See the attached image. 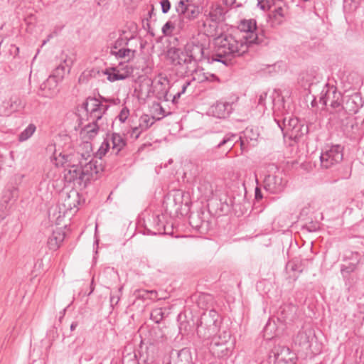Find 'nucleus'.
<instances>
[{"label": "nucleus", "instance_id": "f257e3e1", "mask_svg": "<svg viewBox=\"0 0 364 364\" xmlns=\"http://www.w3.org/2000/svg\"><path fill=\"white\" fill-rule=\"evenodd\" d=\"M238 28L245 34L241 37L222 34L215 38V53L212 56L213 62H220L228 65L233 58L240 57L247 53L250 46L267 43L264 31L257 26L255 19L241 21Z\"/></svg>", "mask_w": 364, "mask_h": 364}, {"label": "nucleus", "instance_id": "f03ea898", "mask_svg": "<svg viewBox=\"0 0 364 364\" xmlns=\"http://www.w3.org/2000/svg\"><path fill=\"white\" fill-rule=\"evenodd\" d=\"M235 339L232 338L230 331H223L214 336L210 343L213 355L219 358L230 357L235 349Z\"/></svg>", "mask_w": 364, "mask_h": 364}, {"label": "nucleus", "instance_id": "7ed1b4c3", "mask_svg": "<svg viewBox=\"0 0 364 364\" xmlns=\"http://www.w3.org/2000/svg\"><path fill=\"white\" fill-rule=\"evenodd\" d=\"M167 58L173 65L178 66V70L182 74L189 75L196 73L194 68H192L189 63L191 61L188 54L184 50L175 47L170 48L167 51Z\"/></svg>", "mask_w": 364, "mask_h": 364}, {"label": "nucleus", "instance_id": "20e7f679", "mask_svg": "<svg viewBox=\"0 0 364 364\" xmlns=\"http://www.w3.org/2000/svg\"><path fill=\"white\" fill-rule=\"evenodd\" d=\"M343 159V146L341 145L326 146L320 156L321 165L324 168H330L340 164Z\"/></svg>", "mask_w": 364, "mask_h": 364}, {"label": "nucleus", "instance_id": "39448f33", "mask_svg": "<svg viewBox=\"0 0 364 364\" xmlns=\"http://www.w3.org/2000/svg\"><path fill=\"white\" fill-rule=\"evenodd\" d=\"M109 105L103 104L95 97H88L82 105V109H84L87 115V120L90 122H97L101 119L106 112Z\"/></svg>", "mask_w": 364, "mask_h": 364}, {"label": "nucleus", "instance_id": "423d86ee", "mask_svg": "<svg viewBox=\"0 0 364 364\" xmlns=\"http://www.w3.org/2000/svg\"><path fill=\"white\" fill-rule=\"evenodd\" d=\"M342 95L338 92L336 87L326 86L321 92L319 98L320 103L327 106L329 104L330 107L327 108V111L334 110L341 105Z\"/></svg>", "mask_w": 364, "mask_h": 364}, {"label": "nucleus", "instance_id": "0eeeda50", "mask_svg": "<svg viewBox=\"0 0 364 364\" xmlns=\"http://www.w3.org/2000/svg\"><path fill=\"white\" fill-rule=\"evenodd\" d=\"M97 159L92 158L88 163L82 164V161H80V172L82 181L84 183V188L87 186L88 183L94 178H97V175L103 171V166L101 163L98 164Z\"/></svg>", "mask_w": 364, "mask_h": 364}, {"label": "nucleus", "instance_id": "6e6552de", "mask_svg": "<svg viewBox=\"0 0 364 364\" xmlns=\"http://www.w3.org/2000/svg\"><path fill=\"white\" fill-rule=\"evenodd\" d=\"M287 181L283 178L282 173L279 172L276 175H268L264 179V188L270 193L277 194L282 192L285 188Z\"/></svg>", "mask_w": 364, "mask_h": 364}, {"label": "nucleus", "instance_id": "1a4fd4ad", "mask_svg": "<svg viewBox=\"0 0 364 364\" xmlns=\"http://www.w3.org/2000/svg\"><path fill=\"white\" fill-rule=\"evenodd\" d=\"M185 48L191 60L189 61L191 66L194 68L197 73L198 63L204 59L205 48L203 44L191 42L186 44Z\"/></svg>", "mask_w": 364, "mask_h": 364}, {"label": "nucleus", "instance_id": "9d476101", "mask_svg": "<svg viewBox=\"0 0 364 364\" xmlns=\"http://www.w3.org/2000/svg\"><path fill=\"white\" fill-rule=\"evenodd\" d=\"M273 353L274 364H296V356L288 347H275Z\"/></svg>", "mask_w": 364, "mask_h": 364}, {"label": "nucleus", "instance_id": "9b49d317", "mask_svg": "<svg viewBox=\"0 0 364 364\" xmlns=\"http://www.w3.org/2000/svg\"><path fill=\"white\" fill-rule=\"evenodd\" d=\"M24 107L21 99L17 95L11 96L8 100H4L0 105V116H9L13 112H18Z\"/></svg>", "mask_w": 364, "mask_h": 364}, {"label": "nucleus", "instance_id": "f8f14e48", "mask_svg": "<svg viewBox=\"0 0 364 364\" xmlns=\"http://www.w3.org/2000/svg\"><path fill=\"white\" fill-rule=\"evenodd\" d=\"M298 306L293 304H284L282 305L277 312V319L282 323L291 322L297 316Z\"/></svg>", "mask_w": 364, "mask_h": 364}, {"label": "nucleus", "instance_id": "ddd939ff", "mask_svg": "<svg viewBox=\"0 0 364 364\" xmlns=\"http://www.w3.org/2000/svg\"><path fill=\"white\" fill-rule=\"evenodd\" d=\"M168 364H193L192 355L188 348L172 350Z\"/></svg>", "mask_w": 364, "mask_h": 364}, {"label": "nucleus", "instance_id": "4468645a", "mask_svg": "<svg viewBox=\"0 0 364 364\" xmlns=\"http://www.w3.org/2000/svg\"><path fill=\"white\" fill-rule=\"evenodd\" d=\"M315 339L314 331L311 328H302L297 333L294 342L305 350H310L311 343Z\"/></svg>", "mask_w": 364, "mask_h": 364}, {"label": "nucleus", "instance_id": "2eb2a0df", "mask_svg": "<svg viewBox=\"0 0 364 364\" xmlns=\"http://www.w3.org/2000/svg\"><path fill=\"white\" fill-rule=\"evenodd\" d=\"M58 83L56 80L48 77L40 86L38 95L44 97L52 98L55 97L59 92Z\"/></svg>", "mask_w": 364, "mask_h": 364}, {"label": "nucleus", "instance_id": "dca6fc26", "mask_svg": "<svg viewBox=\"0 0 364 364\" xmlns=\"http://www.w3.org/2000/svg\"><path fill=\"white\" fill-rule=\"evenodd\" d=\"M106 140H109V143L112 144V151L116 154L119 155V153L124 149L127 145V141L122 135L113 132L108 134Z\"/></svg>", "mask_w": 364, "mask_h": 364}, {"label": "nucleus", "instance_id": "f3484780", "mask_svg": "<svg viewBox=\"0 0 364 364\" xmlns=\"http://www.w3.org/2000/svg\"><path fill=\"white\" fill-rule=\"evenodd\" d=\"M80 168L78 166L73 165L65 171L64 178L68 183H73L84 188V183L82 180Z\"/></svg>", "mask_w": 364, "mask_h": 364}, {"label": "nucleus", "instance_id": "a211bd4d", "mask_svg": "<svg viewBox=\"0 0 364 364\" xmlns=\"http://www.w3.org/2000/svg\"><path fill=\"white\" fill-rule=\"evenodd\" d=\"M232 104L227 102H217L211 107L213 115L218 118H225L232 112Z\"/></svg>", "mask_w": 364, "mask_h": 364}, {"label": "nucleus", "instance_id": "6ab92c4d", "mask_svg": "<svg viewBox=\"0 0 364 364\" xmlns=\"http://www.w3.org/2000/svg\"><path fill=\"white\" fill-rule=\"evenodd\" d=\"M228 7L223 6L219 3H213L210 7L208 16L213 22H220L225 20Z\"/></svg>", "mask_w": 364, "mask_h": 364}, {"label": "nucleus", "instance_id": "aec40b11", "mask_svg": "<svg viewBox=\"0 0 364 364\" xmlns=\"http://www.w3.org/2000/svg\"><path fill=\"white\" fill-rule=\"evenodd\" d=\"M237 138V135L232 133H228L220 138L219 136H214L213 138V143L216 144L215 148L220 149L225 147L227 150L230 151L234 146V141Z\"/></svg>", "mask_w": 364, "mask_h": 364}, {"label": "nucleus", "instance_id": "412c9836", "mask_svg": "<svg viewBox=\"0 0 364 364\" xmlns=\"http://www.w3.org/2000/svg\"><path fill=\"white\" fill-rule=\"evenodd\" d=\"M259 135V134L257 129H255L252 127H247L242 132V135H241L239 138L240 141L241 149H245L246 145L251 142L253 143L252 146H254L255 142L257 141Z\"/></svg>", "mask_w": 364, "mask_h": 364}, {"label": "nucleus", "instance_id": "4be33fe9", "mask_svg": "<svg viewBox=\"0 0 364 364\" xmlns=\"http://www.w3.org/2000/svg\"><path fill=\"white\" fill-rule=\"evenodd\" d=\"M65 237V232L58 228L53 230L48 239V247L51 250H57L61 245Z\"/></svg>", "mask_w": 364, "mask_h": 364}, {"label": "nucleus", "instance_id": "5701e85b", "mask_svg": "<svg viewBox=\"0 0 364 364\" xmlns=\"http://www.w3.org/2000/svg\"><path fill=\"white\" fill-rule=\"evenodd\" d=\"M164 216L163 215H156L152 218L153 234H172L169 231V225L164 223Z\"/></svg>", "mask_w": 364, "mask_h": 364}, {"label": "nucleus", "instance_id": "b1692460", "mask_svg": "<svg viewBox=\"0 0 364 364\" xmlns=\"http://www.w3.org/2000/svg\"><path fill=\"white\" fill-rule=\"evenodd\" d=\"M349 112L343 105L334 110H329V120L335 124H343L345 119L348 118Z\"/></svg>", "mask_w": 364, "mask_h": 364}, {"label": "nucleus", "instance_id": "393cba45", "mask_svg": "<svg viewBox=\"0 0 364 364\" xmlns=\"http://www.w3.org/2000/svg\"><path fill=\"white\" fill-rule=\"evenodd\" d=\"M361 105V97L358 94H354L347 97L343 106L351 114L356 113Z\"/></svg>", "mask_w": 364, "mask_h": 364}, {"label": "nucleus", "instance_id": "a878e982", "mask_svg": "<svg viewBox=\"0 0 364 364\" xmlns=\"http://www.w3.org/2000/svg\"><path fill=\"white\" fill-rule=\"evenodd\" d=\"M97 122H90L81 130L80 136L85 141H88V140L92 139L97 134L99 126Z\"/></svg>", "mask_w": 364, "mask_h": 364}, {"label": "nucleus", "instance_id": "bb28decb", "mask_svg": "<svg viewBox=\"0 0 364 364\" xmlns=\"http://www.w3.org/2000/svg\"><path fill=\"white\" fill-rule=\"evenodd\" d=\"M103 73L107 75V80L110 82H114L117 80H122L126 79L129 75V71L120 73L117 68L112 67L106 69L103 71Z\"/></svg>", "mask_w": 364, "mask_h": 364}, {"label": "nucleus", "instance_id": "cd10ccee", "mask_svg": "<svg viewBox=\"0 0 364 364\" xmlns=\"http://www.w3.org/2000/svg\"><path fill=\"white\" fill-rule=\"evenodd\" d=\"M70 67L66 63V60L62 62L57 66L53 71V73L49 76L58 82H61L64 78L66 73H69Z\"/></svg>", "mask_w": 364, "mask_h": 364}, {"label": "nucleus", "instance_id": "c85d7f7f", "mask_svg": "<svg viewBox=\"0 0 364 364\" xmlns=\"http://www.w3.org/2000/svg\"><path fill=\"white\" fill-rule=\"evenodd\" d=\"M135 52L134 50L127 48H121L116 50L113 48L110 50V53L117 59H125L127 61L134 58Z\"/></svg>", "mask_w": 364, "mask_h": 364}, {"label": "nucleus", "instance_id": "c756f323", "mask_svg": "<svg viewBox=\"0 0 364 364\" xmlns=\"http://www.w3.org/2000/svg\"><path fill=\"white\" fill-rule=\"evenodd\" d=\"M308 132V127L299 122L298 124L294 128V129H292V131L288 134V136L291 139L297 140L307 134Z\"/></svg>", "mask_w": 364, "mask_h": 364}, {"label": "nucleus", "instance_id": "7c9ffc66", "mask_svg": "<svg viewBox=\"0 0 364 364\" xmlns=\"http://www.w3.org/2000/svg\"><path fill=\"white\" fill-rule=\"evenodd\" d=\"M299 122L298 118L290 117L288 120L287 118L283 119V127L280 124L279 121L277 124L282 131L285 129L284 134L288 135Z\"/></svg>", "mask_w": 364, "mask_h": 364}, {"label": "nucleus", "instance_id": "2f4dec72", "mask_svg": "<svg viewBox=\"0 0 364 364\" xmlns=\"http://www.w3.org/2000/svg\"><path fill=\"white\" fill-rule=\"evenodd\" d=\"M92 144L90 143L89 141H84L80 145V151H78L77 154L80 155V161L84 160L86 161L90 158H92ZM93 158L95 159V156Z\"/></svg>", "mask_w": 364, "mask_h": 364}, {"label": "nucleus", "instance_id": "473e14b6", "mask_svg": "<svg viewBox=\"0 0 364 364\" xmlns=\"http://www.w3.org/2000/svg\"><path fill=\"white\" fill-rule=\"evenodd\" d=\"M155 117L149 116L148 114H143L139 118V124L141 130L146 131L150 128L155 122Z\"/></svg>", "mask_w": 364, "mask_h": 364}, {"label": "nucleus", "instance_id": "72a5a7b5", "mask_svg": "<svg viewBox=\"0 0 364 364\" xmlns=\"http://www.w3.org/2000/svg\"><path fill=\"white\" fill-rule=\"evenodd\" d=\"M36 127L33 124H30L23 132L18 135V141H24L28 139L36 132Z\"/></svg>", "mask_w": 364, "mask_h": 364}, {"label": "nucleus", "instance_id": "f704fd0d", "mask_svg": "<svg viewBox=\"0 0 364 364\" xmlns=\"http://www.w3.org/2000/svg\"><path fill=\"white\" fill-rule=\"evenodd\" d=\"M284 7H286V4L282 0H277V5L272 11L274 18L280 17L283 18L285 15Z\"/></svg>", "mask_w": 364, "mask_h": 364}, {"label": "nucleus", "instance_id": "c9c22d12", "mask_svg": "<svg viewBox=\"0 0 364 364\" xmlns=\"http://www.w3.org/2000/svg\"><path fill=\"white\" fill-rule=\"evenodd\" d=\"M109 149H110V144L109 143V140H106V139H105V140L102 143L100 147L98 149L97 151L95 153V159H97V158L99 159H101L104 156H105V154H107V152L109 151Z\"/></svg>", "mask_w": 364, "mask_h": 364}, {"label": "nucleus", "instance_id": "e433bc0d", "mask_svg": "<svg viewBox=\"0 0 364 364\" xmlns=\"http://www.w3.org/2000/svg\"><path fill=\"white\" fill-rule=\"evenodd\" d=\"M164 311L162 308H156L153 309L150 314V318L156 323H159L160 321L164 318Z\"/></svg>", "mask_w": 364, "mask_h": 364}, {"label": "nucleus", "instance_id": "4c0bfd02", "mask_svg": "<svg viewBox=\"0 0 364 364\" xmlns=\"http://www.w3.org/2000/svg\"><path fill=\"white\" fill-rule=\"evenodd\" d=\"M199 189L207 197H210L213 195V188L212 184L207 181H204L200 183Z\"/></svg>", "mask_w": 364, "mask_h": 364}, {"label": "nucleus", "instance_id": "58836bf2", "mask_svg": "<svg viewBox=\"0 0 364 364\" xmlns=\"http://www.w3.org/2000/svg\"><path fill=\"white\" fill-rule=\"evenodd\" d=\"M357 264L349 263L348 265L342 264L341 267V272L343 277H347L350 273L355 272L357 269Z\"/></svg>", "mask_w": 364, "mask_h": 364}, {"label": "nucleus", "instance_id": "ea45409f", "mask_svg": "<svg viewBox=\"0 0 364 364\" xmlns=\"http://www.w3.org/2000/svg\"><path fill=\"white\" fill-rule=\"evenodd\" d=\"M132 38L120 36L113 44L111 48L113 50H118L121 48H126L128 46L129 41Z\"/></svg>", "mask_w": 364, "mask_h": 364}, {"label": "nucleus", "instance_id": "a19ab883", "mask_svg": "<svg viewBox=\"0 0 364 364\" xmlns=\"http://www.w3.org/2000/svg\"><path fill=\"white\" fill-rule=\"evenodd\" d=\"M183 193L181 191H177L174 193L172 197V201L176 205V210H178L181 208L183 204Z\"/></svg>", "mask_w": 364, "mask_h": 364}, {"label": "nucleus", "instance_id": "79ce46f5", "mask_svg": "<svg viewBox=\"0 0 364 364\" xmlns=\"http://www.w3.org/2000/svg\"><path fill=\"white\" fill-rule=\"evenodd\" d=\"M190 5L184 3L183 1H179L175 6L176 11L180 17L186 15L188 12Z\"/></svg>", "mask_w": 364, "mask_h": 364}, {"label": "nucleus", "instance_id": "37998d69", "mask_svg": "<svg viewBox=\"0 0 364 364\" xmlns=\"http://www.w3.org/2000/svg\"><path fill=\"white\" fill-rule=\"evenodd\" d=\"M199 81H210V82H220L219 77L215 75V74H210V73H203V77L200 79H198Z\"/></svg>", "mask_w": 364, "mask_h": 364}, {"label": "nucleus", "instance_id": "c03bdc74", "mask_svg": "<svg viewBox=\"0 0 364 364\" xmlns=\"http://www.w3.org/2000/svg\"><path fill=\"white\" fill-rule=\"evenodd\" d=\"M174 28V25L171 21H167L162 27V33L165 36H168L171 33L172 30Z\"/></svg>", "mask_w": 364, "mask_h": 364}, {"label": "nucleus", "instance_id": "a18cd8bd", "mask_svg": "<svg viewBox=\"0 0 364 364\" xmlns=\"http://www.w3.org/2000/svg\"><path fill=\"white\" fill-rule=\"evenodd\" d=\"M192 6H189L188 8V12L186 14V15H183V18H186L188 19H193L196 18L198 15V11L196 10L195 8L191 9Z\"/></svg>", "mask_w": 364, "mask_h": 364}, {"label": "nucleus", "instance_id": "49530a36", "mask_svg": "<svg viewBox=\"0 0 364 364\" xmlns=\"http://www.w3.org/2000/svg\"><path fill=\"white\" fill-rule=\"evenodd\" d=\"M144 132V130H141L139 126H137L132 129V130L129 132V134L131 138L134 139H137L141 135V134Z\"/></svg>", "mask_w": 364, "mask_h": 364}, {"label": "nucleus", "instance_id": "de8ad7c7", "mask_svg": "<svg viewBox=\"0 0 364 364\" xmlns=\"http://www.w3.org/2000/svg\"><path fill=\"white\" fill-rule=\"evenodd\" d=\"M129 115V110L127 107H124L120 111L118 118L122 122H124Z\"/></svg>", "mask_w": 364, "mask_h": 364}, {"label": "nucleus", "instance_id": "09e8293b", "mask_svg": "<svg viewBox=\"0 0 364 364\" xmlns=\"http://www.w3.org/2000/svg\"><path fill=\"white\" fill-rule=\"evenodd\" d=\"M304 228L309 232H314L319 228V224L311 221L309 223L306 224Z\"/></svg>", "mask_w": 364, "mask_h": 364}, {"label": "nucleus", "instance_id": "8fccbe9b", "mask_svg": "<svg viewBox=\"0 0 364 364\" xmlns=\"http://www.w3.org/2000/svg\"><path fill=\"white\" fill-rule=\"evenodd\" d=\"M161 11L164 14H166L171 9V2L168 0H162L161 1Z\"/></svg>", "mask_w": 364, "mask_h": 364}, {"label": "nucleus", "instance_id": "3c124183", "mask_svg": "<svg viewBox=\"0 0 364 364\" xmlns=\"http://www.w3.org/2000/svg\"><path fill=\"white\" fill-rule=\"evenodd\" d=\"M212 299H212L211 295L203 294L199 296L198 304H199V305H200L201 303L205 302V301H206V302L211 301Z\"/></svg>", "mask_w": 364, "mask_h": 364}, {"label": "nucleus", "instance_id": "603ef678", "mask_svg": "<svg viewBox=\"0 0 364 364\" xmlns=\"http://www.w3.org/2000/svg\"><path fill=\"white\" fill-rule=\"evenodd\" d=\"M156 97L158 99L164 101H168L169 99L168 97V90L164 89V90L161 91V92H158L156 94Z\"/></svg>", "mask_w": 364, "mask_h": 364}, {"label": "nucleus", "instance_id": "864d4df0", "mask_svg": "<svg viewBox=\"0 0 364 364\" xmlns=\"http://www.w3.org/2000/svg\"><path fill=\"white\" fill-rule=\"evenodd\" d=\"M208 316L212 318V323H213V325L216 326L217 325V321H218V313L215 310H210L208 313Z\"/></svg>", "mask_w": 364, "mask_h": 364}, {"label": "nucleus", "instance_id": "5fc2aeb1", "mask_svg": "<svg viewBox=\"0 0 364 364\" xmlns=\"http://www.w3.org/2000/svg\"><path fill=\"white\" fill-rule=\"evenodd\" d=\"M120 299L119 294H111L110 295V304L112 307L117 305Z\"/></svg>", "mask_w": 364, "mask_h": 364}, {"label": "nucleus", "instance_id": "6e6d98bb", "mask_svg": "<svg viewBox=\"0 0 364 364\" xmlns=\"http://www.w3.org/2000/svg\"><path fill=\"white\" fill-rule=\"evenodd\" d=\"M136 296L143 299H149V290H139L138 291Z\"/></svg>", "mask_w": 364, "mask_h": 364}, {"label": "nucleus", "instance_id": "4d7b16f0", "mask_svg": "<svg viewBox=\"0 0 364 364\" xmlns=\"http://www.w3.org/2000/svg\"><path fill=\"white\" fill-rule=\"evenodd\" d=\"M158 293L155 290H149V299H155L157 298Z\"/></svg>", "mask_w": 364, "mask_h": 364}, {"label": "nucleus", "instance_id": "13d9d810", "mask_svg": "<svg viewBox=\"0 0 364 364\" xmlns=\"http://www.w3.org/2000/svg\"><path fill=\"white\" fill-rule=\"evenodd\" d=\"M264 1L268 9H270L272 6H275L277 5V0H264Z\"/></svg>", "mask_w": 364, "mask_h": 364}, {"label": "nucleus", "instance_id": "bf43d9fd", "mask_svg": "<svg viewBox=\"0 0 364 364\" xmlns=\"http://www.w3.org/2000/svg\"><path fill=\"white\" fill-rule=\"evenodd\" d=\"M203 316L204 317H203L201 318V320H203V319L206 318V315L205 314H204ZM203 328V321H200V324L198 326V328H197V333H198V335H200V336L201 335Z\"/></svg>", "mask_w": 364, "mask_h": 364}, {"label": "nucleus", "instance_id": "052dcab7", "mask_svg": "<svg viewBox=\"0 0 364 364\" xmlns=\"http://www.w3.org/2000/svg\"><path fill=\"white\" fill-rule=\"evenodd\" d=\"M262 198V195L261 193V190L259 189V188L257 187L255 188V199L260 200Z\"/></svg>", "mask_w": 364, "mask_h": 364}, {"label": "nucleus", "instance_id": "680f3d73", "mask_svg": "<svg viewBox=\"0 0 364 364\" xmlns=\"http://www.w3.org/2000/svg\"><path fill=\"white\" fill-rule=\"evenodd\" d=\"M190 84H191L190 81H186V82H184V84L182 85L181 90L179 92L181 95L185 93L187 87L190 85Z\"/></svg>", "mask_w": 364, "mask_h": 364}, {"label": "nucleus", "instance_id": "e2e57ef3", "mask_svg": "<svg viewBox=\"0 0 364 364\" xmlns=\"http://www.w3.org/2000/svg\"><path fill=\"white\" fill-rule=\"evenodd\" d=\"M267 93H263L259 96L258 104L260 105H264V101L267 97Z\"/></svg>", "mask_w": 364, "mask_h": 364}, {"label": "nucleus", "instance_id": "0e129e2a", "mask_svg": "<svg viewBox=\"0 0 364 364\" xmlns=\"http://www.w3.org/2000/svg\"><path fill=\"white\" fill-rule=\"evenodd\" d=\"M287 266L291 268V270L293 272H295L297 270L298 267L297 264L294 262H289L288 263Z\"/></svg>", "mask_w": 364, "mask_h": 364}, {"label": "nucleus", "instance_id": "69168bd1", "mask_svg": "<svg viewBox=\"0 0 364 364\" xmlns=\"http://www.w3.org/2000/svg\"><path fill=\"white\" fill-rule=\"evenodd\" d=\"M181 95V94L179 92H177L176 95H174L172 102L176 104L177 102L178 99L180 98Z\"/></svg>", "mask_w": 364, "mask_h": 364}, {"label": "nucleus", "instance_id": "338daca9", "mask_svg": "<svg viewBox=\"0 0 364 364\" xmlns=\"http://www.w3.org/2000/svg\"><path fill=\"white\" fill-rule=\"evenodd\" d=\"M60 156H61L63 159V161H62V164L66 163L69 161L68 160L69 156H68V155L60 154Z\"/></svg>", "mask_w": 364, "mask_h": 364}, {"label": "nucleus", "instance_id": "774afa93", "mask_svg": "<svg viewBox=\"0 0 364 364\" xmlns=\"http://www.w3.org/2000/svg\"><path fill=\"white\" fill-rule=\"evenodd\" d=\"M78 326V323L77 321H74L70 325V331H74Z\"/></svg>", "mask_w": 364, "mask_h": 364}]
</instances>
